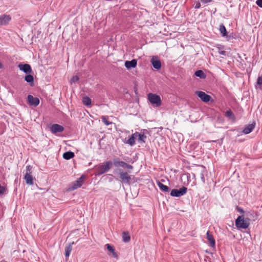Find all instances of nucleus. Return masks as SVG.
Returning <instances> with one entry per match:
<instances>
[{"instance_id": "39448f33", "label": "nucleus", "mask_w": 262, "mask_h": 262, "mask_svg": "<svg viewBox=\"0 0 262 262\" xmlns=\"http://www.w3.org/2000/svg\"><path fill=\"white\" fill-rule=\"evenodd\" d=\"M112 163L116 167H121L122 168H126L130 170H132L134 168L132 165L128 164L125 161L120 160L118 158L114 159L113 162Z\"/></svg>"}, {"instance_id": "6e6552de", "label": "nucleus", "mask_w": 262, "mask_h": 262, "mask_svg": "<svg viewBox=\"0 0 262 262\" xmlns=\"http://www.w3.org/2000/svg\"><path fill=\"white\" fill-rule=\"evenodd\" d=\"M32 167L31 165H28L26 167V173L25 175L24 179L28 185H32L33 183V177L32 176Z\"/></svg>"}, {"instance_id": "f3484780", "label": "nucleus", "mask_w": 262, "mask_h": 262, "mask_svg": "<svg viewBox=\"0 0 262 262\" xmlns=\"http://www.w3.org/2000/svg\"><path fill=\"white\" fill-rule=\"evenodd\" d=\"M137 132L135 133L134 134H133L130 137H129V139L126 140L124 141V143L126 144H128L130 145V146H133L135 145V140L137 138Z\"/></svg>"}, {"instance_id": "c9c22d12", "label": "nucleus", "mask_w": 262, "mask_h": 262, "mask_svg": "<svg viewBox=\"0 0 262 262\" xmlns=\"http://www.w3.org/2000/svg\"><path fill=\"white\" fill-rule=\"evenodd\" d=\"M257 83L258 85H262V75L258 77L257 80Z\"/></svg>"}, {"instance_id": "1a4fd4ad", "label": "nucleus", "mask_w": 262, "mask_h": 262, "mask_svg": "<svg viewBox=\"0 0 262 262\" xmlns=\"http://www.w3.org/2000/svg\"><path fill=\"white\" fill-rule=\"evenodd\" d=\"M84 178V176L82 175L79 178H78L76 181L73 183L70 189L74 190L80 187L83 184Z\"/></svg>"}, {"instance_id": "c85d7f7f", "label": "nucleus", "mask_w": 262, "mask_h": 262, "mask_svg": "<svg viewBox=\"0 0 262 262\" xmlns=\"http://www.w3.org/2000/svg\"><path fill=\"white\" fill-rule=\"evenodd\" d=\"M219 30L223 36H225L227 35L226 29L223 24L220 25Z\"/></svg>"}, {"instance_id": "4c0bfd02", "label": "nucleus", "mask_w": 262, "mask_h": 262, "mask_svg": "<svg viewBox=\"0 0 262 262\" xmlns=\"http://www.w3.org/2000/svg\"><path fill=\"white\" fill-rule=\"evenodd\" d=\"M201 7V4H200V3L199 2V1H196L195 2V5L194 6V8L195 9H199Z\"/></svg>"}, {"instance_id": "b1692460", "label": "nucleus", "mask_w": 262, "mask_h": 262, "mask_svg": "<svg viewBox=\"0 0 262 262\" xmlns=\"http://www.w3.org/2000/svg\"><path fill=\"white\" fill-rule=\"evenodd\" d=\"M74 244V242L68 244V245L66 246L65 247V256L66 257H69L71 252L72 250V245Z\"/></svg>"}, {"instance_id": "6ab92c4d", "label": "nucleus", "mask_w": 262, "mask_h": 262, "mask_svg": "<svg viewBox=\"0 0 262 262\" xmlns=\"http://www.w3.org/2000/svg\"><path fill=\"white\" fill-rule=\"evenodd\" d=\"M105 246L106 247V249L108 250V251H109L112 253V256L118 259V256L114 247L109 244H106Z\"/></svg>"}, {"instance_id": "a878e982", "label": "nucleus", "mask_w": 262, "mask_h": 262, "mask_svg": "<svg viewBox=\"0 0 262 262\" xmlns=\"http://www.w3.org/2000/svg\"><path fill=\"white\" fill-rule=\"evenodd\" d=\"M130 240V237L128 231H124L122 233V241L124 243H128Z\"/></svg>"}, {"instance_id": "393cba45", "label": "nucleus", "mask_w": 262, "mask_h": 262, "mask_svg": "<svg viewBox=\"0 0 262 262\" xmlns=\"http://www.w3.org/2000/svg\"><path fill=\"white\" fill-rule=\"evenodd\" d=\"M74 156H75V154L73 152L69 151H66V152H64L62 157H63V158L66 160H70V159L73 158L74 157Z\"/></svg>"}, {"instance_id": "f8f14e48", "label": "nucleus", "mask_w": 262, "mask_h": 262, "mask_svg": "<svg viewBox=\"0 0 262 262\" xmlns=\"http://www.w3.org/2000/svg\"><path fill=\"white\" fill-rule=\"evenodd\" d=\"M18 67L20 70L23 71L26 74H30L32 72L31 67L29 64L20 63Z\"/></svg>"}, {"instance_id": "4468645a", "label": "nucleus", "mask_w": 262, "mask_h": 262, "mask_svg": "<svg viewBox=\"0 0 262 262\" xmlns=\"http://www.w3.org/2000/svg\"><path fill=\"white\" fill-rule=\"evenodd\" d=\"M11 18L9 15L3 14L0 16V26H6L11 20Z\"/></svg>"}, {"instance_id": "aec40b11", "label": "nucleus", "mask_w": 262, "mask_h": 262, "mask_svg": "<svg viewBox=\"0 0 262 262\" xmlns=\"http://www.w3.org/2000/svg\"><path fill=\"white\" fill-rule=\"evenodd\" d=\"M255 127V123L254 124H248L246 126L243 130V133L245 134H248L250 133Z\"/></svg>"}, {"instance_id": "a211bd4d", "label": "nucleus", "mask_w": 262, "mask_h": 262, "mask_svg": "<svg viewBox=\"0 0 262 262\" xmlns=\"http://www.w3.org/2000/svg\"><path fill=\"white\" fill-rule=\"evenodd\" d=\"M137 60L136 59H133L131 61H126L125 62V66L127 69L131 68H134L137 66Z\"/></svg>"}, {"instance_id": "473e14b6", "label": "nucleus", "mask_w": 262, "mask_h": 262, "mask_svg": "<svg viewBox=\"0 0 262 262\" xmlns=\"http://www.w3.org/2000/svg\"><path fill=\"white\" fill-rule=\"evenodd\" d=\"M226 116L230 118L234 117L233 112L230 110H228L226 112Z\"/></svg>"}, {"instance_id": "72a5a7b5", "label": "nucleus", "mask_w": 262, "mask_h": 262, "mask_svg": "<svg viewBox=\"0 0 262 262\" xmlns=\"http://www.w3.org/2000/svg\"><path fill=\"white\" fill-rule=\"evenodd\" d=\"M236 211L242 214V215H244L245 213V211L243 209L239 207L238 206H236L235 208Z\"/></svg>"}, {"instance_id": "cd10ccee", "label": "nucleus", "mask_w": 262, "mask_h": 262, "mask_svg": "<svg viewBox=\"0 0 262 262\" xmlns=\"http://www.w3.org/2000/svg\"><path fill=\"white\" fill-rule=\"evenodd\" d=\"M82 103L86 106H89L91 104V99L88 96H84L82 98Z\"/></svg>"}, {"instance_id": "2eb2a0df", "label": "nucleus", "mask_w": 262, "mask_h": 262, "mask_svg": "<svg viewBox=\"0 0 262 262\" xmlns=\"http://www.w3.org/2000/svg\"><path fill=\"white\" fill-rule=\"evenodd\" d=\"M151 63L153 67L156 70H160L161 68V62L158 57L154 56L151 59Z\"/></svg>"}, {"instance_id": "9b49d317", "label": "nucleus", "mask_w": 262, "mask_h": 262, "mask_svg": "<svg viewBox=\"0 0 262 262\" xmlns=\"http://www.w3.org/2000/svg\"><path fill=\"white\" fill-rule=\"evenodd\" d=\"M51 132L53 134L61 133L64 130V127L59 124H54L50 127Z\"/></svg>"}, {"instance_id": "0eeeda50", "label": "nucleus", "mask_w": 262, "mask_h": 262, "mask_svg": "<svg viewBox=\"0 0 262 262\" xmlns=\"http://www.w3.org/2000/svg\"><path fill=\"white\" fill-rule=\"evenodd\" d=\"M187 191V188L183 186L180 189H172L170 191V195L173 197H180L182 195H184L186 193Z\"/></svg>"}, {"instance_id": "7ed1b4c3", "label": "nucleus", "mask_w": 262, "mask_h": 262, "mask_svg": "<svg viewBox=\"0 0 262 262\" xmlns=\"http://www.w3.org/2000/svg\"><path fill=\"white\" fill-rule=\"evenodd\" d=\"M207 173L206 168L202 165L197 166L194 169V173H192L193 177H195L196 175L200 176L201 177V181L204 184L205 182V179L204 175Z\"/></svg>"}, {"instance_id": "4be33fe9", "label": "nucleus", "mask_w": 262, "mask_h": 262, "mask_svg": "<svg viewBox=\"0 0 262 262\" xmlns=\"http://www.w3.org/2000/svg\"><path fill=\"white\" fill-rule=\"evenodd\" d=\"M157 185L159 186L160 189L164 192H169L170 190L169 187L164 185L161 182H157Z\"/></svg>"}, {"instance_id": "e433bc0d", "label": "nucleus", "mask_w": 262, "mask_h": 262, "mask_svg": "<svg viewBox=\"0 0 262 262\" xmlns=\"http://www.w3.org/2000/svg\"><path fill=\"white\" fill-rule=\"evenodd\" d=\"M123 160L128 163H134V161H132V158H129V157H126V158H123Z\"/></svg>"}, {"instance_id": "423d86ee", "label": "nucleus", "mask_w": 262, "mask_h": 262, "mask_svg": "<svg viewBox=\"0 0 262 262\" xmlns=\"http://www.w3.org/2000/svg\"><path fill=\"white\" fill-rule=\"evenodd\" d=\"M148 99L152 104H155L157 107H159L161 105L160 97L158 95L149 93Z\"/></svg>"}, {"instance_id": "dca6fc26", "label": "nucleus", "mask_w": 262, "mask_h": 262, "mask_svg": "<svg viewBox=\"0 0 262 262\" xmlns=\"http://www.w3.org/2000/svg\"><path fill=\"white\" fill-rule=\"evenodd\" d=\"M206 237L209 242V246L211 247H214L215 245V239L212 233L209 231L207 232Z\"/></svg>"}, {"instance_id": "f03ea898", "label": "nucleus", "mask_w": 262, "mask_h": 262, "mask_svg": "<svg viewBox=\"0 0 262 262\" xmlns=\"http://www.w3.org/2000/svg\"><path fill=\"white\" fill-rule=\"evenodd\" d=\"M112 165V162L107 161L104 164L99 166L96 170V175L100 176L108 171Z\"/></svg>"}, {"instance_id": "bb28decb", "label": "nucleus", "mask_w": 262, "mask_h": 262, "mask_svg": "<svg viewBox=\"0 0 262 262\" xmlns=\"http://www.w3.org/2000/svg\"><path fill=\"white\" fill-rule=\"evenodd\" d=\"M194 75L201 79H205L206 77V74L201 70H198L195 72Z\"/></svg>"}, {"instance_id": "c756f323", "label": "nucleus", "mask_w": 262, "mask_h": 262, "mask_svg": "<svg viewBox=\"0 0 262 262\" xmlns=\"http://www.w3.org/2000/svg\"><path fill=\"white\" fill-rule=\"evenodd\" d=\"M102 121L104 123L105 125L108 126L112 123V122H110L108 120V118L106 116H102L101 117Z\"/></svg>"}, {"instance_id": "20e7f679", "label": "nucleus", "mask_w": 262, "mask_h": 262, "mask_svg": "<svg viewBox=\"0 0 262 262\" xmlns=\"http://www.w3.org/2000/svg\"><path fill=\"white\" fill-rule=\"evenodd\" d=\"M119 177L122 183L129 185L132 181V176L129 175L126 171H124L122 169L119 170Z\"/></svg>"}, {"instance_id": "7c9ffc66", "label": "nucleus", "mask_w": 262, "mask_h": 262, "mask_svg": "<svg viewBox=\"0 0 262 262\" xmlns=\"http://www.w3.org/2000/svg\"><path fill=\"white\" fill-rule=\"evenodd\" d=\"M244 215L246 220L247 219H249V222H250L251 218L253 216V214L249 211L245 212V213Z\"/></svg>"}, {"instance_id": "9d476101", "label": "nucleus", "mask_w": 262, "mask_h": 262, "mask_svg": "<svg viewBox=\"0 0 262 262\" xmlns=\"http://www.w3.org/2000/svg\"><path fill=\"white\" fill-rule=\"evenodd\" d=\"M195 94L200 98L202 101L204 102H208L211 99V97L210 95L206 94L203 91H196Z\"/></svg>"}, {"instance_id": "79ce46f5", "label": "nucleus", "mask_w": 262, "mask_h": 262, "mask_svg": "<svg viewBox=\"0 0 262 262\" xmlns=\"http://www.w3.org/2000/svg\"><path fill=\"white\" fill-rule=\"evenodd\" d=\"M162 182H164V180H161Z\"/></svg>"}, {"instance_id": "f704fd0d", "label": "nucleus", "mask_w": 262, "mask_h": 262, "mask_svg": "<svg viewBox=\"0 0 262 262\" xmlns=\"http://www.w3.org/2000/svg\"><path fill=\"white\" fill-rule=\"evenodd\" d=\"M223 48H218V53L221 55H226V52L224 50H223Z\"/></svg>"}, {"instance_id": "412c9836", "label": "nucleus", "mask_w": 262, "mask_h": 262, "mask_svg": "<svg viewBox=\"0 0 262 262\" xmlns=\"http://www.w3.org/2000/svg\"><path fill=\"white\" fill-rule=\"evenodd\" d=\"M138 137V142L140 144L145 143L147 137L144 133H139L137 132V138Z\"/></svg>"}, {"instance_id": "f257e3e1", "label": "nucleus", "mask_w": 262, "mask_h": 262, "mask_svg": "<svg viewBox=\"0 0 262 262\" xmlns=\"http://www.w3.org/2000/svg\"><path fill=\"white\" fill-rule=\"evenodd\" d=\"M235 223L237 229H246L248 228L250 225L249 219H247L246 220L244 215L238 216L236 219Z\"/></svg>"}, {"instance_id": "ddd939ff", "label": "nucleus", "mask_w": 262, "mask_h": 262, "mask_svg": "<svg viewBox=\"0 0 262 262\" xmlns=\"http://www.w3.org/2000/svg\"><path fill=\"white\" fill-rule=\"evenodd\" d=\"M28 102L31 105L37 106L39 104V99L37 97H34L31 95H29L27 97Z\"/></svg>"}, {"instance_id": "a19ab883", "label": "nucleus", "mask_w": 262, "mask_h": 262, "mask_svg": "<svg viewBox=\"0 0 262 262\" xmlns=\"http://www.w3.org/2000/svg\"><path fill=\"white\" fill-rule=\"evenodd\" d=\"M2 68V64L0 62V69Z\"/></svg>"}, {"instance_id": "5701e85b", "label": "nucleus", "mask_w": 262, "mask_h": 262, "mask_svg": "<svg viewBox=\"0 0 262 262\" xmlns=\"http://www.w3.org/2000/svg\"><path fill=\"white\" fill-rule=\"evenodd\" d=\"M25 80L29 83L31 86L34 85V77L32 75L28 74L27 75H26L25 77Z\"/></svg>"}, {"instance_id": "2f4dec72", "label": "nucleus", "mask_w": 262, "mask_h": 262, "mask_svg": "<svg viewBox=\"0 0 262 262\" xmlns=\"http://www.w3.org/2000/svg\"><path fill=\"white\" fill-rule=\"evenodd\" d=\"M79 78L78 76H77V75L74 76L71 78V79L70 80V82H71V84L75 83L79 81Z\"/></svg>"}, {"instance_id": "ea45409f", "label": "nucleus", "mask_w": 262, "mask_h": 262, "mask_svg": "<svg viewBox=\"0 0 262 262\" xmlns=\"http://www.w3.org/2000/svg\"><path fill=\"white\" fill-rule=\"evenodd\" d=\"M212 1V0H201V2L204 4L208 3Z\"/></svg>"}, {"instance_id": "58836bf2", "label": "nucleus", "mask_w": 262, "mask_h": 262, "mask_svg": "<svg viewBox=\"0 0 262 262\" xmlns=\"http://www.w3.org/2000/svg\"><path fill=\"white\" fill-rule=\"evenodd\" d=\"M256 4L260 7L262 8V0H257Z\"/></svg>"}]
</instances>
